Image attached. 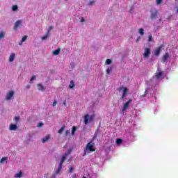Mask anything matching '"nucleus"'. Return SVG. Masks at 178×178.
Instances as JSON below:
<instances>
[{"label":"nucleus","mask_w":178,"mask_h":178,"mask_svg":"<svg viewBox=\"0 0 178 178\" xmlns=\"http://www.w3.org/2000/svg\"><path fill=\"white\" fill-rule=\"evenodd\" d=\"M163 79V72L161 71L156 72L155 76L151 78L149 81H146L147 87L145 88L144 95L141 96V98L146 97L149 98L153 94L155 95L158 88L159 87V83L161 80Z\"/></svg>","instance_id":"obj_1"},{"label":"nucleus","mask_w":178,"mask_h":178,"mask_svg":"<svg viewBox=\"0 0 178 178\" xmlns=\"http://www.w3.org/2000/svg\"><path fill=\"white\" fill-rule=\"evenodd\" d=\"M123 137L124 142L127 143V144H129L130 141H136V135L132 131H126Z\"/></svg>","instance_id":"obj_2"},{"label":"nucleus","mask_w":178,"mask_h":178,"mask_svg":"<svg viewBox=\"0 0 178 178\" xmlns=\"http://www.w3.org/2000/svg\"><path fill=\"white\" fill-rule=\"evenodd\" d=\"M95 143H94V139H92L86 146L83 152V156H86L89 152H94L95 151Z\"/></svg>","instance_id":"obj_3"},{"label":"nucleus","mask_w":178,"mask_h":178,"mask_svg":"<svg viewBox=\"0 0 178 178\" xmlns=\"http://www.w3.org/2000/svg\"><path fill=\"white\" fill-rule=\"evenodd\" d=\"M95 118V115L86 114L83 117V122L86 125L88 124V123H92L94 122V118Z\"/></svg>","instance_id":"obj_4"},{"label":"nucleus","mask_w":178,"mask_h":178,"mask_svg":"<svg viewBox=\"0 0 178 178\" xmlns=\"http://www.w3.org/2000/svg\"><path fill=\"white\" fill-rule=\"evenodd\" d=\"M121 91L122 92L121 99H124V98L127 97V94L129 93V89L127 87L120 86L119 88V92H120Z\"/></svg>","instance_id":"obj_5"},{"label":"nucleus","mask_w":178,"mask_h":178,"mask_svg":"<svg viewBox=\"0 0 178 178\" xmlns=\"http://www.w3.org/2000/svg\"><path fill=\"white\" fill-rule=\"evenodd\" d=\"M130 104H131V99L128 100L125 102L122 106V109L120 111L121 115H124L125 112L129 109V106H130Z\"/></svg>","instance_id":"obj_6"},{"label":"nucleus","mask_w":178,"mask_h":178,"mask_svg":"<svg viewBox=\"0 0 178 178\" xmlns=\"http://www.w3.org/2000/svg\"><path fill=\"white\" fill-rule=\"evenodd\" d=\"M14 95H15V91H13V90L9 91L6 95V100L10 101V99H12V98H13Z\"/></svg>","instance_id":"obj_7"},{"label":"nucleus","mask_w":178,"mask_h":178,"mask_svg":"<svg viewBox=\"0 0 178 178\" xmlns=\"http://www.w3.org/2000/svg\"><path fill=\"white\" fill-rule=\"evenodd\" d=\"M149 55H151V49L145 48V52L143 54V58H145V59H147V58H148Z\"/></svg>","instance_id":"obj_8"},{"label":"nucleus","mask_w":178,"mask_h":178,"mask_svg":"<svg viewBox=\"0 0 178 178\" xmlns=\"http://www.w3.org/2000/svg\"><path fill=\"white\" fill-rule=\"evenodd\" d=\"M151 13V19H156V16H158V10L155 8L152 9L150 11Z\"/></svg>","instance_id":"obj_9"},{"label":"nucleus","mask_w":178,"mask_h":178,"mask_svg":"<svg viewBox=\"0 0 178 178\" xmlns=\"http://www.w3.org/2000/svg\"><path fill=\"white\" fill-rule=\"evenodd\" d=\"M22 19H18L17 21H16L13 27L14 30H17V29H19V27L22 26Z\"/></svg>","instance_id":"obj_10"},{"label":"nucleus","mask_w":178,"mask_h":178,"mask_svg":"<svg viewBox=\"0 0 178 178\" xmlns=\"http://www.w3.org/2000/svg\"><path fill=\"white\" fill-rule=\"evenodd\" d=\"M115 144L117 145H120V144H123V145H124V144H127V143L124 142V138H123V139L117 138L115 141Z\"/></svg>","instance_id":"obj_11"},{"label":"nucleus","mask_w":178,"mask_h":178,"mask_svg":"<svg viewBox=\"0 0 178 178\" xmlns=\"http://www.w3.org/2000/svg\"><path fill=\"white\" fill-rule=\"evenodd\" d=\"M67 156H68V154L65 153L61 157V160L59 163V165H63V163L65 162V161H66V158H67Z\"/></svg>","instance_id":"obj_12"},{"label":"nucleus","mask_w":178,"mask_h":178,"mask_svg":"<svg viewBox=\"0 0 178 178\" xmlns=\"http://www.w3.org/2000/svg\"><path fill=\"white\" fill-rule=\"evenodd\" d=\"M161 49H162V47H158L154 50L153 55H154V56H159V55H161Z\"/></svg>","instance_id":"obj_13"},{"label":"nucleus","mask_w":178,"mask_h":178,"mask_svg":"<svg viewBox=\"0 0 178 178\" xmlns=\"http://www.w3.org/2000/svg\"><path fill=\"white\" fill-rule=\"evenodd\" d=\"M168 59H169V54L165 53L163 56V59H162L163 63H165V62H166V60H168Z\"/></svg>","instance_id":"obj_14"},{"label":"nucleus","mask_w":178,"mask_h":178,"mask_svg":"<svg viewBox=\"0 0 178 178\" xmlns=\"http://www.w3.org/2000/svg\"><path fill=\"white\" fill-rule=\"evenodd\" d=\"M10 130L13 131L15 130H17V125L16 124H11L10 125Z\"/></svg>","instance_id":"obj_15"},{"label":"nucleus","mask_w":178,"mask_h":178,"mask_svg":"<svg viewBox=\"0 0 178 178\" xmlns=\"http://www.w3.org/2000/svg\"><path fill=\"white\" fill-rule=\"evenodd\" d=\"M62 166L63 165H62L61 164H58V167L56 170L55 175H59V173H60V172L62 171Z\"/></svg>","instance_id":"obj_16"},{"label":"nucleus","mask_w":178,"mask_h":178,"mask_svg":"<svg viewBox=\"0 0 178 178\" xmlns=\"http://www.w3.org/2000/svg\"><path fill=\"white\" fill-rule=\"evenodd\" d=\"M15 58H16V54L15 53H12L9 57V62H13V60H15Z\"/></svg>","instance_id":"obj_17"},{"label":"nucleus","mask_w":178,"mask_h":178,"mask_svg":"<svg viewBox=\"0 0 178 178\" xmlns=\"http://www.w3.org/2000/svg\"><path fill=\"white\" fill-rule=\"evenodd\" d=\"M50 136L49 135H47L46 136H44L42 139V143H45L48 141V140H49L50 138Z\"/></svg>","instance_id":"obj_18"},{"label":"nucleus","mask_w":178,"mask_h":178,"mask_svg":"<svg viewBox=\"0 0 178 178\" xmlns=\"http://www.w3.org/2000/svg\"><path fill=\"white\" fill-rule=\"evenodd\" d=\"M76 131H77V127L73 126L72 129L71 136H74L76 134Z\"/></svg>","instance_id":"obj_19"},{"label":"nucleus","mask_w":178,"mask_h":178,"mask_svg":"<svg viewBox=\"0 0 178 178\" xmlns=\"http://www.w3.org/2000/svg\"><path fill=\"white\" fill-rule=\"evenodd\" d=\"M23 176V172L19 171L18 173H16L14 176L15 178H22Z\"/></svg>","instance_id":"obj_20"},{"label":"nucleus","mask_w":178,"mask_h":178,"mask_svg":"<svg viewBox=\"0 0 178 178\" xmlns=\"http://www.w3.org/2000/svg\"><path fill=\"white\" fill-rule=\"evenodd\" d=\"M38 90H39V91H44V90H45V88L44 87V86H42V84L38 83Z\"/></svg>","instance_id":"obj_21"},{"label":"nucleus","mask_w":178,"mask_h":178,"mask_svg":"<svg viewBox=\"0 0 178 178\" xmlns=\"http://www.w3.org/2000/svg\"><path fill=\"white\" fill-rule=\"evenodd\" d=\"M60 54V49H57L53 51V55H59Z\"/></svg>","instance_id":"obj_22"},{"label":"nucleus","mask_w":178,"mask_h":178,"mask_svg":"<svg viewBox=\"0 0 178 178\" xmlns=\"http://www.w3.org/2000/svg\"><path fill=\"white\" fill-rule=\"evenodd\" d=\"M17 9H19V7L17 6V5L13 6V7H12L13 12H16V10H17Z\"/></svg>","instance_id":"obj_23"},{"label":"nucleus","mask_w":178,"mask_h":178,"mask_svg":"<svg viewBox=\"0 0 178 178\" xmlns=\"http://www.w3.org/2000/svg\"><path fill=\"white\" fill-rule=\"evenodd\" d=\"M49 36V33L47 32V34L42 37V41H45V40H47V38H48Z\"/></svg>","instance_id":"obj_24"},{"label":"nucleus","mask_w":178,"mask_h":178,"mask_svg":"<svg viewBox=\"0 0 178 178\" xmlns=\"http://www.w3.org/2000/svg\"><path fill=\"white\" fill-rule=\"evenodd\" d=\"M98 131H99V130L97 129V130L95 131V134H94V136H93V138H92V140H93V142H94V140H95V138H97V136H98Z\"/></svg>","instance_id":"obj_25"},{"label":"nucleus","mask_w":178,"mask_h":178,"mask_svg":"<svg viewBox=\"0 0 178 178\" xmlns=\"http://www.w3.org/2000/svg\"><path fill=\"white\" fill-rule=\"evenodd\" d=\"M69 88H74V81H70V83L69 85Z\"/></svg>","instance_id":"obj_26"},{"label":"nucleus","mask_w":178,"mask_h":178,"mask_svg":"<svg viewBox=\"0 0 178 178\" xmlns=\"http://www.w3.org/2000/svg\"><path fill=\"white\" fill-rule=\"evenodd\" d=\"M138 33L140 35H144V29H139Z\"/></svg>","instance_id":"obj_27"},{"label":"nucleus","mask_w":178,"mask_h":178,"mask_svg":"<svg viewBox=\"0 0 178 178\" xmlns=\"http://www.w3.org/2000/svg\"><path fill=\"white\" fill-rule=\"evenodd\" d=\"M65 130V127H62L59 130H58V133L59 134H62V133H63V131Z\"/></svg>","instance_id":"obj_28"},{"label":"nucleus","mask_w":178,"mask_h":178,"mask_svg":"<svg viewBox=\"0 0 178 178\" xmlns=\"http://www.w3.org/2000/svg\"><path fill=\"white\" fill-rule=\"evenodd\" d=\"M111 63H112V60L108 58L106 60V65H111Z\"/></svg>","instance_id":"obj_29"},{"label":"nucleus","mask_w":178,"mask_h":178,"mask_svg":"<svg viewBox=\"0 0 178 178\" xmlns=\"http://www.w3.org/2000/svg\"><path fill=\"white\" fill-rule=\"evenodd\" d=\"M111 72H112V67H109L106 70V74H109L111 73Z\"/></svg>","instance_id":"obj_30"},{"label":"nucleus","mask_w":178,"mask_h":178,"mask_svg":"<svg viewBox=\"0 0 178 178\" xmlns=\"http://www.w3.org/2000/svg\"><path fill=\"white\" fill-rule=\"evenodd\" d=\"M3 37H5V32L2 31L0 33V40L3 38Z\"/></svg>","instance_id":"obj_31"},{"label":"nucleus","mask_w":178,"mask_h":178,"mask_svg":"<svg viewBox=\"0 0 178 178\" xmlns=\"http://www.w3.org/2000/svg\"><path fill=\"white\" fill-rule=\"evenodd\" d=\"M73 166L72 165H69V170H68V172L69 173H72L73 172Z\"/></svg>","instance_id":"obj_32"},{"label":"nucleus","mask_w":178,"mask_h":178,"mask_svg":"<svg viewBox=\"0 0 178 178\" xmlns=\"http://www.w3.org/2000/svg\"><path fill=\"white\" fill-rule=\"evenodd\" d=\"M6 159H8V158L3 157L0 161V163H3V162H6Z\"/></svg>","instance_id":"obj_33"},{"label":"nucleus","mask_w":178,"mask_h":178,"mask_svg":"<svg viewBox=\"0 0 178 178\" xmlns=\"http://www.w3.org/2000/svg\"><path fill=\"white\" fill-rule=\"evenodd\" d=\"M35 79H36L35 75L32 76L30 79V83H31L32 81H34V80H35Z\"/></svg>","instance_id":"obj_34"},{"label":"nucleus","mask_w":178,"mask_h":178,"mask_svg":"<svg viewBox=\"0 0 178 178\" xmlns=\"http://www.w3.org/2000/svg\"><path fill=\"white\" fill-rule=\"evenodd\" d=\"M26 40H27V35H24V37H22V42H24V41H26Z\"/></svg>","instance_id":"obj_35"},{"label":"nucleus","mask_w":178,"mask_h":178,"mask_svg":"<svg viewBox=\"0 0 178 178\" xmlns=\"http://www.w3.org/2000/svg\"><path fill=\"white\" fill-rule=\"evenodd\" d=\"M148 41H149V42H151L152 41V35H149L148 36Z\"/></svg>","instance_id":"obj_36"},{"label":"nucleus","mask_w":178,"mask_h":178,"mask_svg":"<svg viewBox=\"0 0 178 178\" xmlns=\"http://www.w3.org/2000/svg\"><path fill=\"white\" fill-rule=\"evenodd\" d=\"M90 177H91V178H97V177H98V175H97L96 173H94V174H92V175H91Z\"/></svg>","instance_id":"obj_37"},{"label":"nucleus","mask_w":178,"mask_h":178,"mask_svg":"<svg viewBox=\"0 0 178 178\" xmlns=\"http://www.w3.org/2000/svg\"><path fill=\"white\" fill-rule=\"evenodd\" d=\"M58 104V102L56 100H54V102H53V104H52V106L53 107H55L56 106V104Z\"/></svg>","instance_id":"obj_38"},{"label":"nucleus","mask_w":178,"mask_h":178,"mask_svg":"<svg viewBox=\"0 0 178 178\" xmlns=\"http://www.w3.org/2000/svg\"><path fill=\"white\" fill-rule=\"evenodd\" d=\"M156 2L157 5H161V3H162V0H156Z\"/></svg>","instance_id":"obj_39"},{"label":"nucleus","mask_w":178,"mask_h":178,"mask_svg":"<svg viewBox=\"0 0 178 178\" xmlns=\"http://www.w3.org/2000/svg\"><path fill=\"white\" fill-rule=\"evenodd\" d=\"M95 2V1H89V3H88L89 6H91V5H94Z\"/></svg>","instance_id":"obj_40"},{"label":"nucleus","mask_w":178,"mask_h":178,"mask_svg":"<svg viewBox=\"0 0 178 178\" xmlns=\"http://www.w3.org/2000/svg\"><path fill=\"white\" fill-rule=\"evenodd\" d=\"M70 66L72 69H74V67L76 66V65L74 64V63H71Z\"/></svg>","instance_id":"obj_41"},{"label":"nucleus","mask_w":178,"mask_h":178,"mask_svg":"<svg viewBox=\"0 0 178 178\" xmlns=\"http://www.w3.org/2000/svg\"><path fill=\"white\" fill-rule=\"evenodd\" d=\"M42 126H44V123H42V122H39L38 124V127H42Z\"/></svg>","instance_id":"obj_42"},{"label":"nucleus","mask_w":178,"mask_h":178,"mask_svg":"<svg viewBox=\"0 0 178 178\" xmlns=\"http://www.w3.org/2000/svg\"><path fill=\"white\" fill-rule=\"evenodd\" d=\"M69 134H70V130H67V131H65V136H69Z\"/></svg>","instance_id":"obj_43"},{"label":"nucleus","mask_w":178,"mask_h":178,"mask_svg":"<svg viewBox=\"0 0 178 178\" xmlns=\"http://www.w3.org/2000/svg\"><path fill=\"white\" fill-rule=\"evenodd\" d=\"M133 10H134V6H131V8L129 10V13H133Z\"/></svg>","instance_id":"obj_44"},{"label":"nucleus","mask_w":178,"mask_h":178,"mask_svg":"<svg viewBox=\"0 0 178 178\" xmlns=\"http://www.w3.org/2000/svg\"><path fill=\"white\" fill-rule=\"evenodd\" d=\"M52 29H54V27L52 26H49V29L47 30V32L49 34V31H51V30H52Z\"/></svg>","instance_id":"obj_45"},{"label":"nucleus","mask_w":178,"mask_h":178,"mask_svg":"<svg viewBox=\"0 0 178 178\" xmlns=\"http://www.w3.org/2000/svg\"><path fill=\"white\" fill-rule=\"evenodd\" d=\"M67 154H68V155H70V154H72V149H69L67 150Z\"/></svg>","instance_id":"obj_46"},{"label":"nucleus","mask_w":178,"mask_h":178,"mask_svg":"<svg viewBox=\"0 0 178 178\" xmlns=\"http://www.w3.org/2000/svg\"><path fill=\"white\" fill-rule=\"evenodd\" d=\"M19 119L20 118L19 117H15V122H19Z\"/></svg>","instance_id":"obj_47"},{"label":"nucleus","mask_w":178,"mask_h":178,"mask_svg":"<svg viewBox=\"0 0 178 178\" xmlns=\"http://www.w3.org/2000/svg\"><path fill=\"white\" fill-rule=\"evenodd\" d=\"M140 38H141L140 37H138L137 39H136V42H138V41H140Z\"/></svg>","instance_id":"obj_48"},{"label":"nucleus","mask_w":178,"mask_h":178,"mask_svg":"<svg viewBox=\"0 0 178 178\" xmlns=\"http://www.w3.org/2000/svg\"><path fill=\"white\" fill-rule=\"evenodd\" d=\"M63 105H65V106H66V100L63 102Z\"/></svg>","instance_id":"obj_49"},{"label":"nucleus","mask_w":178,"mask_h":178,"mask_svg":"<svg viewBox=\"0 0 178 178\" xmlns=\"http://www.w3.org/2000/svg\"><path fill=\"white\" fill-rule=\"evenodd\" d=\"M83 22H84V19L82 17V18L81 19V22L83 23Z\"/></svg>","instance_id":"obj_50"},{"label":"nucleus","mask_w":178,"mask_h":178,"mask_svg":"<svg viewBox=\"0 0 178 178\" xmlns=\"http://www.w3.org/2000/svg\"><path fill=\"white\" fill-rule=\"evenodd\" d=\"M22 44H23V42H21L19 43V45L22 46Z\"/></svg>","instance_id":"obj_51"},{"label":"nucleus","mask_w":178,"mask_h":178,"mask_svg":"<svg viewBox=\"0 0 178 178\" xmlns=\"http://www.w3.org/2000/svg\"><path fill=\"white\" fill-rule=\"evenodd\" d=\"M161 19H159V22H161Z\"/></svg>","instance_id":"obj_52"},{"label":"nucleus","mask_w":178,"mask_h":178,"mask_svg":"<svg viewBox=\"0 0 178 178\" xmlns=\"http://www.w3.org/2000/svg\"><path fill=\"white\" fill-rule=\"evenodd\" d=\"M177 13H178V8H177Z\"/></svg>","instance_id":"obj_53"},{"label":"nucleus","mask_w":178,"mask_h":178,"mask_svg":"<svg viewBox=\"0 0 178 178\" xmlns=\"http://www.w3.org/2000/svg\"><path fill=\"white\" fill-rule=\"evenodd\" d=\"M83 178H86V177H83Z\"/></svg>","instance_id":"obj_54"},{"label":"nucleus","mask_w":178,"mask_h":178,"mask_svg":"<svg viewBox=\"0 0 178 178\" xmlns=\"http://www.w3.org/2000/svg\"><path fill=\"white\" fill-rule=\"evenodd\" d=\"M65 1H67V0H65Z\"/></svg>","instance_id":"obj_55"}]
</instances>
